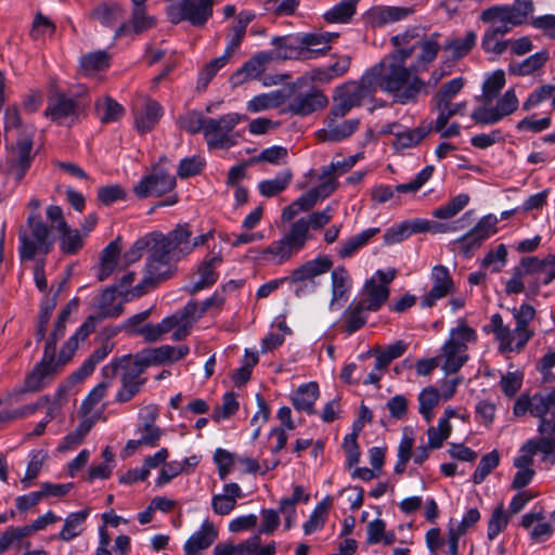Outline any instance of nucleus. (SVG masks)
I'll return each mask as SVG.
<instances>
[{
  "instance_id": "nucleus-1",
  "label": "nucleus",
  "mask_w": 555,
  "mask_h": 555,
  "mask_svg": "<svg viewBox=\"0 0 555 555\" xmlns=\"http://www.w3.org/2000/svg\"><path fill=\"white\" fill-rule=\"evenodd\" d=\"M405 60L395 59V51L374 65L367 73L375 74L374 88L390 94L395 102L408 104L416 102L425 88V82L416 76L417 73L404 65Z\"/></svg>"
},
{
  "instance_id": "nucleus-2",
  "label": "nucleus",
  "mask_w": 555,
  "mask_h": 555,
  "mask_svg": "<svg viewBox=\"0 0 555 555\" xmlns=\"http://www.w3.org/2000/svg\"><path fill=\"white\" fill-rule=\"evenodd\" d=\"M333 218V208L314 211L307 217L294 221L283 236L271 242L260 251V259L272 264L281 266L289 261L310 240L309 230H320Z\"/></svg>"
},
{
  "instance_id": "nucleus-3",
  "label": "nucleus",
  "mask_w": 555,
  "mask_h": 555,
  "mask_svg": "<svg viewBox=\"0 0 555 555\" xmlns=\"http://www.w3.org/2000/svg\"><path fill=\"white\" fill-rule=\"evenodd\" d=\"M440 34L433 33L426 35L421 27H411L401 34L392 36L390 43L395 48V59H411L417 50V54L413 62L412 69L418 73L428 68V66L437 59L441 49L439 43Z\"/></svg>"
},
{
  "instance_id": "nucleus-4",
  "label": "nucleus",
  "mask_w": 555,
  "mask_h": 555,
  "mask_svg": "<svg viewBox=\"0 0 555 555\" xmlns=\"http://www.w3.org/2000/svg\"><path fill=\"white\" fill-rule=\"evenodd\" d=\"M513 315L515 319L514 330L504 324L503 318L499 313L492 314L490 319L491 331L499 343V351L502 353L520 352L534 335L529 327L535 315V309L531 305L522 304L519 309L514 310Z\"/></svg>"
},
{
  "instance_id": "nucleus-5",
  "label": "nucleus",
  "mask_w": 555,
  "mask_h": 555,
  "mask_svg": "<svg viewBox=\"0 0 555 555\" xmlns=\"http://www.w3.org/2000/svg\"><path fill=\"white\" fill-rule=\"evenodd\" d=\"M477 335L475 330L469 327L465 322H462L457 327L452 328L449 338L442 345L440 360L441 370L446 374L457 373L461 367L467 362V343L476 341Z\"/></svg>"
},
{
  "instance_id": "nucleus-6",
  "label": "nucleus",
  "mask_w": 555,
  "mask_h": 555,
  "mask_svg": "<svg viewBox=\"0 0 555 555\" xmlns=\"http://www.w3.org/2000/svg\"><path fill=\"white\" fill-rule=\"evenodd\" d=\"M29 232L18 234V254L22 260H33L37 254L48 255L54 246L51 229L42 221L39 214H30L27 218Z\"/></svg>"
},
{
  "instance_id": "nucleus-7",
  "label": "nucleus",
  "mask_w": 555,
  "mask_h": 555,
  "mask_svg": "<svg viewBox=\"0 0 555 555\" xmlns=\"http://www.w3.org/2000/svg\"><path fill=\"white\" fill-rule=\"evenodd\" d=\"M374 75L366 70L360 80L348 81L338 87L331 108L333 116H346L353 107L360 106L363 100L372 98L376 92Z\"/></svg>"
},
{
  "instance_id": "nucleus-8",
  "label": "nucleus",
  "mask_w": 555,
  "mask_h": 555,
  "mask_svg": "<svg viewBox=\"0 0 555 555\" xmlns=\"http://www.w3.org/2000/svg\"><path fill=\"white\" fill-rule=\"evenodd\" d=\"M243 120L237 113H228L218 118L208 117L204 140L209 150H228L235 146L241 138L235 127Z\"/></svg>"
},
{
  "instance_id": "nucleus-9",
  "label": "nucleus",
  "mask_w": 555,
  "mask_h": 555,
  "mask_svg": "<svg viewBox=\"0 0 555 555\" xmlns=\"http://www.w3.org/2000/svg\"><path fill=\"white\" fill-rule=\"evenodd\" d=\"M175 271V262L152 244L146 258L143 279L132 288V297H141L146 294L159 283L170 279Z\"/></svg>"
},
{
  "instance_id": "nucleus-10",
  "label": "nucleus",
  "mask_w": 555,
  "mask_h": 555,
  "mask_svg": "<svg viewBox=\"0 0 555 555\" xmlns=\"http://www.w3.org/2000/svg\"><path fill=\"white\" fill-rule=\"evenodd\" d=\"M57 370L55 356H52V351H43L42 359L26 375L24 385L9 393L5 399H3L4 403L18 402L22 395L42 390L53 380L57 374Z\"/></svg>"
},
{
  "instance_id": "nucleus-11",
  "label": "nucleus",
  "mask_w": 555,
  "mask_h": 555,
  "mask_svg": "<svg viewBox=\"0 0 555 555\" xmlns=\"http://www.w3.org/2000/svg\"><path fill=\"white\" fill-rule=\"evenodd\" d=\"M166 14L170 23L189 22L203 27L211 18L216 0H169Z\"/></svg>"
},
{
  "instance_id": "nucleus-12",
  "label": "nucleus",
  "mask_w": 555,
  "mask_h": 555,
  "mask_svg": "<svg viewBox=\"0 0 555 555\" xmlns=\"http://www.w3.org/2000/svg\"><path fill=\"white\" fill-rule=\"evenodd\" d=\"M333 261L327 256H321L315 259L306 261L292 271L288 280L298 284L295 295L301 297L307 293L313 292L317 287L314 279L331 270Z\"/></svg>"
},
{
  "instance_id": "nucleus-13",
  "label": "nucleus",
  "mask_w": 555,
  "mask_h": 555,
  "mask_svg": "<svg viewBox=\"0 0 555 555\" xmlns=\"http://www.w3.org/2000/svg\"><path fill=\"white\" fill-rule=\"evenodd\" d=\"M82 112L83 106L78 100L61 91H51L44 116L57 125H63L67 120H76Z\"/></svg>"
},
{
  "instance_id": "nucleus-14",
  "label": "nucleus",
  "mask_w": 555,
  "mask_h": 555,
  "mask_svg": "<svg viewBox=\"0 0 555 555\" xmlns=\"http://www.w3.org/2000/svg\"><path fill=\"white\" fill-rule=\"evenodd\" d=\"M33 135L22 132L16 145L8 147L7 172L21 181L30 167L33 156Z\"/></svg>"
},
{
  "instance_id": "nucleus-15",
  "label": "nucleus",
  "mask_w": 555,
  "mask_h": 555,
  "mask_svg": "<svg viewBox=\"0 0 555 555\" xmlns=\"http://www.w3.org/2000/svg\"><path fill=\"white\" fill-rule=\"evenodd\" d=\"M176 188V178L158 165L153 167L152 173L144 176L133 188L139 198L162 196Z\"/></svg>"
},
{
  "instance_id": "nucleus-16",
  "label": "nucleus",
  "mask_w": 555,
  "mask_h": 555,
  "mask_svg": "<svg viewBox=\"0 0 555 555\" xmlns=\"http://www.w3.org/2000/svg\"><path fill=\"white\" fill-rule=\"evenodd\" d=\"M498 218L494 215L483 216L473 229L456 240L465 257L478 249L488 238L498 232Z\"/></svg>"
},
{
  "instance_id": "nucleus-17",
  "label": "nucleus",
  "mask_w": 555,
  "mask_h": 555,
  "mask_svg": "<svg viewBox=\"0 0 555 555\" xmlns=\"http://www.w3.org/2000/svg\"><path fill=\"white\" fill-rule=\"evenodd\" d=\"M431 288L421 298L423 308H431L436 302L455 291L453 279L449 269L443 264H437L430 272Z\"/></svg>"
},
{
  "instance_id": "nucleus-18",
  "label": "nucleus",
  "mask_w": 555,
  "mask_h": 555,
  "mask_svg": "<svg viewBox=\"0 0 555 555\" xmlns=\"http://www.w3.org/2000/svg\"><path fill=\"white\" fill-rule=\"evenodd\" d=\"M144 371L134 359L126 362L120 375L121 385L115 397L116 402H128L142 390L146 384V377L142 376Z\"/></svg>"
},
{
  "instance_id": "nucleus-19",
  "label": "nucleus",
  "mask_w": 555,
  "mask_h": 555,
  "mask_svg": "<svg viewBox=\"0 0 555 555\" xmlns=\"http://www.w3.org/2000/svg\"><path fill=\"white\" fill-rule=\"evenodd\" d=\"M345 116H333L331 109L324 120V128L317 131V138L321 142H339L349 138L359 127V119L340 120Z\"/></svg>"
},
{
  "instance_id": "nucleus-20",
  "label": "nucleus",
  "mask_w": 555,
  "mask_h": 555,
  "mask_svg": "<svg viewBox=\"0 0 555 555\" xmlns=\"http://www.w3.org/2000/svg\"><path fill=\"white\" fill-rule=\"evenodd\" d=\"M222 263V256L220 253L210 251L203 261L198 264L197 271L194 275L193 281L188 287L191 295L197 292L210 287L218 280V273L216 269Z\"/></svg>"
},
{
  "instance_id": "nucleus-21",
  "label": "nucleus",
  "mask_w": 555,
  "mask_h": 555,
  "mask_svg": "<svg viewBox=\"0 0 555 555\" xmlns=\"http://www.w3.org/2000/svg\"><path fill=\"white\" fill-rule=\"evenodd\" d=\"M190 349L186 345L173 347L163 345L138 354L134 360L146 370L150 365H158L167 362H176L188 356Z\"/></svg>"
},
{
  "instance_id": "nucleus-22",
  "label": "nucleus",
  "mask_w": 555,
  "mask_h": 555,
  "mask_svg": "<svg viewBox=\"0 0 555 555\" xmlns=\"http://www.w3.org/2000/svg\"><path fill=\"white\" fill-rule=\"evenodd\" d=\"M272 61V55L268 51L256 53L242 67L234 72L230 77V82L233 87L242 86L243 83L259 78L266 70L267 64Z\"/></svg>"
},
{
  "instance_id": "nucleus-23",
  "label": "nucleus",
  "mask_w": 555,
  "mask_h": 555,
  "mask_svg": "<svg viewBox=\"0 0 555 555\" xmlns=\"http://www.w3.org/2000/svg\"><path fill=\"white\" fill-rule=\"evenodd\" d=\"M328 103L326 95L320 90L296 93L288 100L287 111L294 115L307 116L324 108Z\"/></svg>"
},
{
  "instance_id": "nucleus-24",
  "label": "nucleus",
  "mask_w": 555,
  "mask_h": 555,
  "mask_svg": "<svg viewBox=\"0 0 555 555\" xmlns=\"http://www.w3.org/2000/svg\"><path fill=\"white\" fill-rule=\"evenodd\" d=\"M256 14L253 11L244 10L238 13L235 22L227 29V46L223 54L231 59L242 44L247 26L255 20Z\"/></svg>"
},
{
  "instance_id": "nucleus-25",
  "label": "nucleus",
  "mask_w": 555,
  "mask_h": 555,
  "mask_svg": "<svg viewBox=\"0 0 555 555\" xmlns=\"http://www.w3.org/2000/svg\"><path fill=\"white\" fill-rule=\"evenodd\" d=\"M271 44L274 51L270 52L273 60H307L309 51L300 47L299 38L296 36L273 37Z\"/></svg>"
},
{
  "instance_id": "nucleus-26",
  "label": "nucleus",
  "mask_w": 555,
  "mask_h": 555,
  "mask_svg": "<svg viewBox=\"0 0 555 555\" xmlns=\"http://www.w3.org/2000/svg\"><path fill=\"white\" fill-rule=\"evenodd\" d=\"M218 538V530L211 521L204 520L199 529L191 534L183 545L185 555H202Z\"/></svg>"
},
{
  "instance_id": "nucleus-27",
  "label": "nucleus",
  "mask_w": 555,
  "mask_h": 555,
  "mask_svg": "<svg viewBox=\"0 0 555 555\" xmlns=\"http://www.w3.org/2000/svg\"><path fill=\"white\" fill-rule=\"evenodd\" d=\"M332 298L330 309L337 310L348 300L351 288V279L344 267H337L332 271Z\"/></svg>"
},
{
  "instance_id": "nucleus-28",
  "label": "nucleus",
  "mask_w": 555,
  "mask_h": 555,
  "mask_svg": "<svg viewBox=\"0 0 555 555\" xmlns=\"http://www.w3.org/2000/svg\"><path fill=\"white\" fill-rule=\"evenodd\" d=\"M96 313L90 314L88 318H92L94 322V328L96 325L106 318H117L122 313V304L117 302L115 288H106L96 298Z\"/></svg>"
},
{
  "instance_id": "nucleus-29",
  "label": "nucleus",
  "mask_w": 555,
  "mask_h": 555,
  "mask_svg": "<svg viewBox=\"0 0 555 555\" xmlns=\"http://www.w3.org/2000/svg\"><path fill=\"white\" fill-rule=\"evenodd\" d=\"M389 297V288L386 285H378L375 276L367 280L363 286L361 298L362 304L369 311H378Z\"/></svg>"
},
{
  "instance_id": "nucleus-30",
  "label": "nucleus",
  "mask_w": 555,
  "mask_h": 555,
  "mask_svg": "<svg viewBox=\"0 0 555 555\" xmlns=\"http://www.w3.org/2000/svg\"><path fill=\"white\" fill-rule=\"evenodd\" d=\"M163 115L160 104L152 99H145L141 107H135V127L141 133L151 131Z\"/></svg>"
},
{
  "instance_id": "nucleus-31",
  "label": "nucleus",
  "mask_w": 555,
  "mask_h": 555,
  "mask_svg": "<svg viewBox=\"0 0 555 555\" xmlns=\"http://www.w3.org/2000/svg\"><path fill=\"white\" fill-rule=\"evenodd\" d=\"M243 496L244 494L238 483H225L223 486V493L212 495L211 508L217 515H228L235 508L237 499Z\"/></svg>"
},
{
  "instance_id": "nucleus-32",
  "label": "nucleus",
  "mask_w": 555,
  "mask_h": 555,
  "mask_svg": "<svg viewBox=\"0 0 555 555\" xmlns=\"http://www.w3.org/2000/svg\"><path fill=\"white\" fill-rule=\"evenodd\" d=\"M412 13L413 10L405 7H378L371 10L369 17L373 27H382L405 20Z\"/></svg>"
},
{
  "instance_id": "nucleus-33",
  "label": "nucleus",
  "mask_w": 555,
  "mask_h": 555,
  "mask_svg": "<svg viewBox=\"0 0 555 555\" xmlns=\"http://www.w3.org/2000/svg\"><path fill=\"white\" fill-rule=\"evenodd\" d=\"M93 331V319L87 318L86 321L81 324V326L76 331V333L73 336H70L62 347L59 354V359L57 361H55L57 363V367L70 361V359L73 358L78 348V341L85 340Z\"/></svg>"
},
{
  "instance_id": "nucleus-34",
  "label": "nucleus",
  "mask_w": 555,
  "mask_h": 555,
  "mask_svg": "<svg viewBox=\"0 0 555 555\" xmlns=\"http://www.w3.org/2000/svg\"><path fill=\"white\" fill-rule=\"evenodd\" d=\"M121 247L119 241H112L101 253L100 264L95 268L96 278L100 282L105 281L116 269Z\"/></svg>"
},
{
  "instance_id": "nucleus-35",
  "label": "nucleus",
  "mask_w": 555,
  "mask_h": 555,
  "mask_svg": "<svg viewBox=\"0 0 555 555\" xmlns=\"http://www.w3.org/2000/svg\"><path fill=\"white\" fill-rule=\"evenodd\" d=\"M319 395L320 391L318 384L315 382H310L297 388L292 396V403L297 411H305L308 414H313V405Z\"/></svg>"
},
{
  "instance_id": "nucleus-36",
  "label": "nucleus",
  "mask_w": 555,
  "mask_h": 555,
  "mask_svg": "<svg viewBox=\"0 0 555 555\" xmlns=\"http://www.w3.org/2000/svg\"><path fill=\"white\" fill-rule=\"evenodd\" d=\"M548 60V51L541 50L520 62H512L508 66L511 75L529 76L542 68Z\"/></svg>"
},
{
  "instance_id": "nucleus-37",
  "label": "nucleus",
  "mask_w": 555,
  "mask_h": 555,
  "mask_svg": "<svg viewBox=\"0 0 555 555\" xmlns=\"http://www.w3.org/2000/svg\"><path fill=\"white\" fill-rule=\"evenodd\" d=\"M370 311L360 302L352 301L343 314V327L348 334H352L362 328L367 321Z\"/></svg>"
},
{
  "instance_id": "nucleus-38",
  "label": "nucleus",
  "mask_w": 555,
  "mask_h": 555,
  "mask_svg": "<svg viewBox=\"0 0 555 555\" xmlns=\"http://www.w3.org/2000/svg\"><path fill=\"white\" fill-rule=\"evenodd\" d=\"M433 130L431 122H422L418 127L396 133L393 145L398 150L416 146Z\"/></svg>"
},
{
  "instance_id": "nucleus-39",
  "label": "nucleus",
  "mask_w": 555,
  "mask_h": 555,
  "mask_svg": "<svg viewBox=\"0 0 555 555\" xmlns=\"http://www.w3.org/2000/svg\"><path fill=\"white\" fill-rule=\"evenodd\" d=\"M88 508L79 512L70 513L64 521V526L59 533V539L62 541H70L80 535L83 531V525L89 516Z\"/></svg>"
},
{
  "instance_id": "nucleus-40",
  "label": "nucleus",
  "mask_w": 555,
  "mask_h": 555,
  "mask_svg": "<svg viewBox=\"0 0 555 555\" xmlns=\"http://www.w3.org/2000/svg\"><path fill=\"white\" fill-rule=\"evenodd\" d=\"M477 35L474 30H468L464 37H453L446 41L443 48L451 53L452 59L459 60L470 52L476 44Z\"/></svg>"
},
{
  "instance_id": "nucleus-41",
  "label": "nucleus",
  "mask_w": 555,
  "mask_h": 555,
  "mask_svg": "<svg viewBox=\"0 0 555 555\" xmlns=\"http://www.w3.org/2000/svg\"><path fill=\"white\" fill-rule=\"evenodd\" d=\"M177 325L176 319L172 315L164 318L159 323L152 324L147 323L137 330L134 333L141 335L146 341H157L162 339V337L172 331Z\"/></svg>"
},
{
  "instance_id": "nucleus-42",
  "label": "nucleus",
  "mask_w": 555,
  "mask_h": 555,
  "mask_svg": "<svg viewBox=\"0 0 555 555\" xmlns=\"http://www.w3.org/2000/svg\"><path fill=\"white\" fill-rule=\"evenodd\" d=\"M95 114L101 122L118 121L125 114V108L114 99L106 96L95 102Z\"/></svg>"
},
{
  "instance_id": "nucleus-43",
  "label": "nucleus",
  "mask_w": 555,
  "mask_h": 555,
  "mask_svg": "<svg viewBox=\"0 0 555 555\" xmlns=\"http://www.w3.org/2000/svg\"><path fill=\"white\" fill-rule=\"evenodd\" d=\"M151 240L152 244L159 248V250L175 263L186 256L175 242L170 232L166 235L159 232H153L151 233Z\"/></svg>"
},
{
  "instance_id": "nucleus-44",
  "label": "nucleus",
  "mask_w": 555,
  "mask_h": 555,
  "mask_svg": "<svg viewBox=\"0 0 555 555\" xmlns=\"http://www.w3.org/2000/svg\"><path fill=\"white\" fill-rule=\"evenodd\" d=\"M525 449L534 455L538 452L543 454L542 461L550 465L555 463V438L551 435H543L539 439H530L525 442Z\"/></svg>"
},
{
  "instance_id": "nucleus-45",
  "label": "nucleus",
  "mask_w": 555,
  "mask_h": 555,
  "mask_svg": "<svg viewBox=\"0 0 555 555\" xmlns=\"http://www.w3.org/2000/svg\"><path fill=\"white\" fill-rule=\"evenodd\" d=\"M292 178V170L284 169L274 178L261 181L258 186L259 192L264 197H273L283 192L288 186Z\"/></svg>"
},
{
  "instance_id": "nucleus-46",
  "label": "nucleus",
  "mask_w": 555,
  "mask_h": 555,
  "mask_svg": "<svg viewBox=\"0 0 555 555\" xmlns=\"http://www.w3.org/2000/svg\"><path fill=\"white\" fill-rule=\"evenodd\" d=\"M331 505L332 499L330 496L324 498L317 505V507L312 511L309 519L302 526L305 534H311L323 528L327 519Z\"/></svg>"
},
{
  "instance_id": "nucleus-47",
  "label": "nucleus",
  "mask_w": 555,
  "mask_h": 555,
  "mask_svg": "<svg viewBox=\"0 0 555 555\" xmlns=\"http://www.w3.org/2000/svg\"><path fill=\"white\" fill-rule=\"evenodd\" d=\"M109 65V56L104 51H95L83 55L80 60V70L86 76H92L106 69Z\"/></svg>"
},
{
  "instance_id": "nucleus-48",
  "label": "nucleus",
  "mask_w": 555,
  "mask_h": 555,
  "mask_svg": "<svg viewBox=\"0 0 555 555\" xmlns=\"http://www.w3.org/2000/svg\"><path fill=\"white\" fill-rule=\"evenodd\" d=\"M434 108L438 111V117L436 119L435 125L433 126V130L441 131L447 125L450 118L455 115H464L466 109V103H446L444 105L433 104Z\"/></svg>"
},
{
  "instance_id": "nucleus-49",
  "label": "nucleus",
  "mask_w": 555,
  "mask_h": 555,
  "mask_svg": "<svg viewBox=\"0 0 555 555\" xmlns=\"http://www.w3.org/2000/svg\"><path fill=\"white\" fill-rule=\"evenodd\" d=\"M60 248L62 253L67 255L77 254L83 246V236L77 229L60 230Z\"/></svg>"
},
{
  "instance_id": "nucleus-50",
  "label": "nucleus",
  "mask_w": 555,
  "mask_h": 555,
  "mask_svg": "<svg viewBox=\"0 0 555 555\" xmlns=\"http://www.w3.org/2000/svg\"><path fill=\"white\" fill-rule=\"evenodd\" d=\"M91 16L102 25L113 27L116 22L122 17V10L116 3H101L94 8Z\"/></svg>"
},
{
  "instance_id": "nucleus-51",
  "label": "nucleus",
  "mask_w": 555,
  "mask_h": 555,
  "mask_svg": "<svg viewBox=\"0 0 555 555\" xmlns=\"http://www.w3.org/2000/svg\"><path fill=\"white\" fill-rule=\"evenodd\" d=\"M418 412L426 422H430L434 417V409L439 403L440 393L435 387H426L418 395Z\"/></svg>"
},
{
  "instance_id": "nucleus-52",
  "label": "nucleus",
  "mask_w": 555,
  "mask_h": 555,
  "mask_svg": "<svg viewBox=\"0 0 555 555\" xmlns=\"http://www.w3.org/2000/svg\"><path fill=\"white\" fill-rule=\"evenodd\" d=\"M356 13V7L348 0H341L323 15L327 23H348Z\"/></svg>"
},
{
  "instance_id": "nucleus-53",
  "label": "nucleus",
  "mask_w": 555,
  "mask_h": 555,
  "mask_svg": "<svg viewBox=\"0 0 555 555\" xmlns=\"http://www.w3.org/2000/svg\"><path fill=\"white\" fill-rule=\"evenodd\" d=\"M500 455L496 450L483 455L474 472L473 481L476 485L481 483L486 477L499 465Z\"/></svg>"
},
{
  "instance_id": "nucleus-54",
  "label": "nucleus",
  "mask_w": 555,
  "mask_h": 555,
  "mask_svg": "<svg viewBox=\"0 0 555 555\" xmlns=\"http://www.w3.org/2000/svg\"><path fill=\"white\" fill-rule=\"evenodd\" d=\"M464 87V78L457 77L443 83L439 91L433 96V104L449 103Z\"/></svg>"
},
{
  "instance_id": "nucleus-55",
  "label": "nucleus",
  "mask_w": 555,
  "mask_h": 555,
  "mask_svg": "<svg viewBox=\"0 0 555 555\" xmlns=\"http://www.w3.org/2000/svg\"><path fill=\"white\" fill-rule=\"evenodd\" d=\"M214 462L217 465L219 478L225 480L237 462V455L218 448L214 453Z\"/></svg>"
},
{
  "instance_id": "nucleus-56",
  "label": "nucleus",
  "mask_w": 555,
  "mask_h": 555,
  "mask_svg": "<svg viewBox=\"0 0 555 555\" xmlns=\"http://www.w3.org/2000/svg\"><path fill=\"white\" fill-rule=\"evenodd\" d=\"M208 117H205L202 113L196 111H191L185 113L184 115L180 116L179 118V125L180 127L192 133H198L202 132L205 133V125Z\"/></svg>"
},
{
  "instance_id": "nucleus-57",
  "label": "nucleus",
  "mask_w": 555,
  "mask_h": 555,
  "mask_svg": "<svg viewBox=\"0 0 555 555\" xmlns=\"http://www.w3.org/2000/svg\"><path fill=\"white\" fill-rule=\"evenodd\" d=\"M450 433H451L450 422H448L447 418H440L437 427L430 426L427 429L429 448H431V449L441 448L444 440L448 439V437L450 436Z\"/></svg>"
},
{
  "instance_id": "nucleus-58",
  "label": "nucleus",
  "mask_w": 555,
  "mask_h": 555,
  "mask_svg": "<svg viewBox=\"0 0 555 555\" xmlns=\"http://www.w3.org/2000/svg\"><path fill=\"white\" fill-rule=\"evenodd\" d=\"M238 410V401L234 392H225L222 398V404L216 406L212 412V420L217 423L227 420Z\"/></svg>"
},
{
  "instance_id": "nucleus-59",
  "label": "nucleus",
  "mask_w": 555,
  "mask_h": 555,
  "mask_svg": "<svg viewBox=\"0 0 555 555\" xmlns=\"http://www.w3.org/2000/svg\"><path fill=\"white\" fill-rule=\"evenodd\" d=\"M508 524V516L506 515L503 504L494 508L491 518L488 522V539L494 540L501 532H503Z\"/></svg>"
},
{
  "instance_id": "nucleus-60",
  "label": "nucleus",
  "mask_w": 555,
  "mask_h": 555,
  "mask_svg": "<svg viewBox=\"0 0 555 555\" xmlns=\"http://www.w3.org/2000/svg\"><path fill=\"white\" fill-rule=\"evenodd\" d=\"M230 61L228 56L222 54L219 57L211 60L198 75V88L205 89L208 83L212 80L219 69H221Z\"/></svg>"
},
{
  "instance_id": "nucleus-61",
  "label": "nucleus",
  "mask_w": 555,
  "mask_h": 555,
  "mask_svg": "<svg viewBox=\"0 0 555 555\" xmlns=\"http://www.w3.org/2000/svg\"><path fill=\"white\" fill-rule=\"evenodd\" d=\"M555 91V79L554 82L543 85L533 90L527 100L522 103L524 111H530L539 106L542 102L550 99Z\"/></svg>"
},
{
  "instance_id": "nucleus-62",
  "label": "nucleus",
  "mask_w": 555,
  "mask_h": 555,
  "mask_svg": "<svg viewBox=\"0 0 555 555\" xmlns=\"http://www.w3.org/2000/svg\"><path fill=\"white\" fill-rule=\"evenodd\" d=\"M507 261V249L504 244L498 245L494 250H490L481 261V266L491 268L492 272H500Z\"/></svg>"
},
{
  "instance_id": "nucleus-63",
  "label": "nucleus",
  "mask_w": 555,
  "mask_h": 555,
  "mask_svg": "<svg viewBox=\"0 0 555 555\" xmlns=\"http://www.w3.org/2000/svg\"><path fill=\"white\" fill-rule=\"evenodd\" d=\"M480 21L483 23L507 22L514 24L508 5H493L483 10L480 14Z\"/></svg>"
},
{
  "instance_id": "nucleus-64",
  "label": "nucleus",
  "mask_w": 555,
  "mask_h": 555,
  "mask_svg": "<svg viewBox=\"0 0 555 555\" xmlns=\"http://www.w3.org/2000/svg\"><path fill=\"white\" fill-rule=\"evenodd\" d=\"M505 85V75L503 70L494 72L483 83L482 93L487 102L495 99Z\"/></svg>"
}]
</instances>
